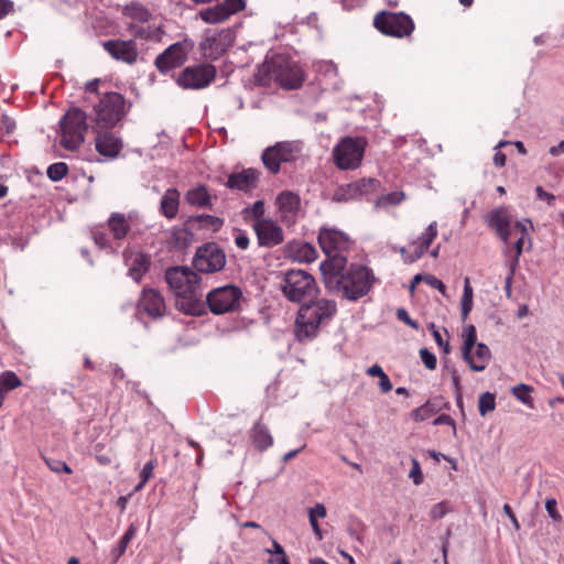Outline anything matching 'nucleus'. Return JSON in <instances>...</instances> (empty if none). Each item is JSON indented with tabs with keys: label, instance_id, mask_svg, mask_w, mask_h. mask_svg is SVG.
I'll use <instances>...</instances> for the list:
<instances>
[{
	"label": "nucleus",
	"instance_id": "nucleus-1",
	"mask_svg": "<svg viewBox=\"0 0 564 564\" xmlns=\"http://www.w3.org/2000/svg\"><path fill=\"white\" fill-rule=\"evenodd\" d=\"M319 270L325 288L350 302L366 296L377 281L370 268L360 263L348 264L347 258L323 261Z\"/></svg>",
	"mask_w": 564,
	"mask_h": 564
},
{
	"label": "nucleus",
	"instance_id": "nucleus-2",
	"mask_svg": "<svg viewBox=\"0 0 564 564\" xmlns=\"http://www.w3.org/2000/svg\"><path fill=\"white\" fill-rule=\"evenodd\" d=\"M164 280L177 297L176 306L180 311L188 315L202 313V278L198 272L187 265L170 267L164 272Z\"/></svg>",
	"mask_w": 564,
	"mask_h": 564
},
{
	"label": "nucleus",
	"instance_id": "nucleus-3",
	"mask_svg": "<svg viewBox=\"0 0 564 564\" xmlns=\"http://www.w3.org/2000/svg\"><path fill=\"white\" fill-rule=\"evenodd\" d=\"M302 304L296 317L295 334L300 341H305L316 336L322 322L330 318L337 307L335 301L326 299Z\"/></svg>",
	"mask_w": 564,
	"mask_h": 564
},
{
	"label": "nucleus",
	"instance_id": "nucleus-4",
	"mask_svg": "<svg viewBox=\"0 0 564 564\" xmlns=\"http://www.w3.org/2000/svg\"><path fill=\"white\" fill-rule=\"evenodd\" d=\"M129 105L123 95L117 91L104 94L94 106L93 129L109 130L116 127L129 112Z\"/></svg>",
	"mask_w": 564,
	"mask_h": 564
},
{
	"label": "nucleus",
	"instance_id": "nucleus-5",
	"mask_svg": "<svg viewBox=\"0 0 564 564\" xmlns=\"http://www.w3.org/2000/svg\"><path fill=\"white\" fill-rule=\"evenodd\" d=\"M303 151L302 140L278 141L262 151L261 162L270 174L276 175L282 164L296 163L303 156Z\"/></svg>",
	"mask_w": 564,
	"mask_h": 564
},
{
	"label": "nucleus",
	"instance_id": "nucleus-6",
	"mask_svg": "<svg viewBox=\"0 0 564 564\" xmlns=\"http://www.w3.org/2000/svg\"><path fill=\"white\" fill-rule=\"evenodd\" d=\"M283 294L295 303L312 302L317 295L318 289L312 274L304 270H288L284 273Z\"/></svg>",
	"mask_w": 564,
	"mask_h": 564
},
{
	"label": "nucleus",
	"instance_id": "nucleus-7",
	"mask_svg": "<svg viewBox=\"0 0 564 564\" xmlns=\"http://www.w3.org/2000/svg\"><path fill=\"white\" fill-rule=\"evenodd\" d=\"M61 145L67 150H77L85 141L88 130L87 115L78 107L70 108L59 120Z\"/></svg>",
	"mask_w": 564,
	"mask_h": 564
},
{
	"label": "nucleus",
	"instance_id": "nucleus-8",
	"mask_svg": "<svg viewBox=\"0 0 564 564\" xmlns=\"http://www.w3.org/2000/svg\"><path fill=\"white\" fill-rule=\"evenodd\" d=\"M268 69L274 82L288 90L301 88L305 80L303 68L282 55L273 56L268 63Z\"/></svg>",
	"mask_w": 564,
	"mask_h": 564
},
{
	"label": "nucleus",
	"instance_id": "nucleus-9",
	"mask_svg": "<svg viewBox=\"0 0 564 564\" xmlns=\"http://www.w3.org/2000/svg\"><path fill=\"white\" fill-rule=\"evenodd\" d=\"M368 142L364 137H344L333 149V156L339 170L348 171L360 166Z\"/></svg>",
	"mask_w": 564,
	"mask_h": 564
},
{
	"label": "nucleus",
	"instance_id": "nucleus-10",
	"mask_svg": "<svg viewBox=\"0 0 564 564\" xmlns=\"http://www.w3.org/2000/svg\"><path fill=\"white\" fill-rule=\"evenodd\" d=\"M242 290L235 284L218 286L206 295V303L213 314L236 312L240 307Z\"/></svg>",
	"mask_w": 564,
	"mask_h": 564
},
{
	"label": "nucleus",
	"instance_id": "nucleus-11",
	"mask_svg": "<svg viewBox=\"0 0 564 564\" xmlns=\"http://www.w3.org/2000/svg\"><path fill=\"white\" fill-rule=\"evenodd\" d=\"M373 24L380 33L399 39L410 35L414 30L413 20L403 12H379Z\"/></svg>",
	"mask_w": 564,
	"mask_h": 564
},
{
	"label": "nucleus",
	"instance_id": "nucleus-12",
	"mask_svg": "<svg viewBox=\"0 0 564 564\" xmlns=\"http://www.w3.org/2000/svg\"><path fill=\"white\" fill-rule=\"evenodd\" d=\"M227 258L224 249L216 242H206L197 248L193 267L197 272L215 273L226 265Z\"/></svg>",
	"mask_w": 564,
	"mask_h": 564
},
{
	"label": "nucleus",
	"instance_id": "nucleus-13",
	"mask_svg": "<svg viewBox=\"0 0 564 564\" xmlns=\"http://www.w3.org/2000/svg\"><path fill=\"white\" fill-rule=\"evenodd\" d=\"M216 76V68L210 64H197L185 67L177 78L184 89H202L207 87Z\"/></svg>",
	"mask_w": 564,
	"mask_h": 564
},
{
	"label": "nucleus",
	"instance_id": "nucleus-14",
	"mask_svg": "<svg viewBox=\"0 0 564 564\" xmlns=\"http://www.w3.org/2000/svg\"><path fill=\"white\" fill-rule=\"evenodd\" d=\"M318 243L326 254L324 261H330L334 258H347L343 252L349 249L350 241L343 231L336 229H321Z\"/></svg>",
	"mask_w": 564,
	"mask_h": 564
},
{
	"label": "nucleus",
	"instance_id": "nucleus-15",
	"mask_svg": "<svg viewBox=\"0 0 564 564\" xmlns=\"http://www.w3.org/2000/svg\"><path fill=\"white\" fill-rule=\"evenodd\" d=\"M437 223L432 221L425 230L409 245V249H400L402 259L405 263H413L422 258L431 247L433 240L437 237Z\"/></svg>",
	"mask_w": 564,
	"mask_h": 564
},
{
	"label": "nucleus",
	"instance_id": "nucleus-16",
	"mask_svg": "<svg viewBox=\"0 0 564 564\" xmlns=\"http://www.w3.org/2000/svg\"><path fill=\"white\" fill-rule=\"evenodd\" d=\"M188 50L185 43L176 42L165 48L155 58V66L161 74L181 67L187 61Z\"/></svg>",
	"mask_w": 564,
	"mask_h": 564
},
{
	"label": "nucleus",
	"instance_id": "nucleus-17",
	"mask_svg": "<svg viewBox=\"0 0 564 564\" xmlns=\"http://www.w3.org/2000/svg\"><path fill=\"white\" fill-rule=\"evenodd\" d=\"M259 247L273 248L284 240L282 227L272 218L252 224Z\"/></svg>",
	"mask_w": 564,
	"mask_h": 564
},
{
	"label": "nucleus",
	"instance_id": "nucleus-18",
	"mask_svg": "<svg viewBox=\"0 0 564 564\" xmlns=\"http://www.w3.org/2000/svg\"><path fill=\"white\" fill-rule=\"evenodd\" d=\"M275 206L282 223L292 226L301 213V197L292 191H282L275 198Z\"/></svg>",
	"mask_w": 564,
	"mask_h": 564
},
{
	"label": "nucleus",
	"instance_id": "nucleus-19",
	"mask_svg": "<svg viewBox=\"0 0 564 564\" xmlns=\"http://www.w3.org/2000/svg\"><path fill=\"white\" fill-rule=\"evenodd\" d=\"M245 6V0H224L214 7L202 10L199 17L208 24H217L226 21L232 14L242 11Z\"/></svg>",
	"mask_w": 564,
	"mask_h": 564
},
{
	"label": "nucleus",
	"instance_id": "nucleus-20",
	"mask_svg": "<svg viewBox=\"0 0 564 564\" xmlns=\"http://www.w3.org/2000/svg\"><path fill=\"white\" fill-rule=\"evenodd\" d=\"M231 33L229 31L206 34L199 43V48L206 58L217 59L226 53L231 45Z\"/></svg>",
	"mask_w": 564,
	"mask_h": 564
},
{
	"label": "nucleus",
	"instance_id": "nucleus-21",
	"mask_svg": "<svg viewBox=\"0 0 564 564\" xmlns=\"http://www.w3.org/2000/svg\"><path fill=\"white\" fill-rule=\"evenodd\" d=\"M102 46L116 61L133 65L138 59V46L134 40H108L102 42Z\"/></svg>",
	"mask_w": 564,
	"mask_h": 564
},
{
	"label": "nucleus",
	"instance_id": "nucleus-22",
	"mask_svg": "<svg viewBox=\"0 0 564 564\" xmlns=\"http://www.w3.org/2000/svg\"><path fill=\"white\" fill-rule=\"evenodd\" d=\"M486 225L494 229L503 243H509L511 217L506 207H497L484 216Z\"/></svg>",
	"mask_w": 564,
	"mask_h": 564
},
{
	"label": "nucleus",
	"instance_id": "nucleus-23",
	"mask_svg": "<svg viewBox=\"0 0 564 564\" xmlns=\"http://www.w3.org/2000/svg\"><path fill=\"white\" fill-rule=\"evenodd\" d=\"M139 307L151 318L158 319L165 315L166 304L161 292L154 289H143L139 299Z\"/></svg>",
	"mask_w": 564,
	"mask_h": 564
},
{
	"label": "nucleus",
	"instance_id": "nucleus-24",
	"mask_svg": "<svg viewBox=\"0 0 564 564\" xmlns=\"http://www.w3.org/2000/svg\"><path fill=\"white\" fill-rule=\"evenodd\" d=\"M259 178L260 172L257 169L248 167L241 172L229 174L225 186L229 189L248 193L258 186Z\"/></svg>",
	"mask_w": 564,
	"mask_h": 564
},
{
	"label": "nucleus",
	"instance_id": "nucleus-25",
	"mask_svg": "<svg viewBox=\"0 0 564 564\" xmlns=\"http://www.w3.org/2000/svg\"><path fill=\"white\" fill-rule=\"evenodd\" d=\"M96 132L95 148L106 158H116L122 149V141L109 130H94Z\"/></svg>",
	"mask_w": 564,
	"mask_h": 564
},
{
	"label": "nucleus",
	"instance_id": "nucleus-26",
	"mask_svg": "<svg viewBox=\"0 0 564 564\" xmlns=\"http://www.w3.org/2000/svg\"><path fill=\"white\" fill-rule=\"evenodd\" d=\"M187 221L180 227H173L166 238L167 248L172 251H184L194 241V234L188 228Z\"/></svg>",
	"mask_w": 564,
	"mask_h": 564
},
{
	"label": "nucleus",
	"instance_id": "nucleus-27",
	"mask_svg": "<svg viewBox=\"0 0 564 564\" xmlns=\"http://www.w3.org/2000/svg\"><path fill=\"white\" fill-rule=\"evenodd\" d=\"M475 350L469 352V359H464L473 371H484L491 359V351L484 343H478Z\"/></svg>",
	"mask_w": 564,
	"mask_h": 564
},
{
	"label": "nucleus",
	"instance_id": "nucleus-28",
	"mask_svg": "<svg viewBox=\"0 0 564 564\" xmlns=\"http://www.w3.org/2000/svg\"><path fill=\"white\" fill-rule=\"evenodd\" d=\"M124 18L129 19V23H149L153 20V14L147 6L139 1H131L122 9Z\"/></svg>",
	"mask_w": 564,
	"mask_h": 564
},
{
	"label": "nucleus",
	"instance_id": "nucleus-29",
	"mask_svg": "<svg viewBox=\"0 0 564 564\" xmlns=\"http://www.w3.org/2000/svg\"><path fill=\"white\" fill-rule=\"evenodd\" d=\"M180 209V192L170 187L163 194L160 202V213L169 220L177 216Z\"/></svg>",
	"mask_w": 564,
	"mask_h": 564
},
{
	"label": "nucleus",
	"instance_id": "nucleus-30",
	"mask_svg": "<svg viewBox=\"0 0 564 564\" xmlns=\"http://www.w3.org/2000/svg\"><path fill=\"white\" fill-rule=\"evenodd\" d=\"M250 438L253 446L260 452H264L273 445V436L269 427L261 422L253 424L250 430Z\"/></svg>",
	"mask_w": 564,
	"mask_h": 564
},
{
	"label": "nucleus",
	"instance_id": "nucleus-31",
	"mask_svg": "<svg viewBox=\"0 0 564 564\" xmlns=\"http://www.w3.org/2000/svg\"><path fill=\"white\" fill-rule=\"evenodd\" d=\"M150 267V258L148 254L138 252L130 257L128 275L139 283Z\"/></svg>",
	"mask_w": 564,
	"mask_h": 564
},
{
	"label": "nucleus",
	"instance_id": "nucleus-32",
	"mask_svg": "<svg viewBox=\"0 0 564 564\" xmlns=\"http://www.w3.org/2000/svg\"><path fill=\"white\" fill-rule=\"evenodd\" d=\"M185 202H186V204H188L191 206L199 207V208H205V207L212 206L210 194H209L207 187L203 184H198L197 186L188 189L185 193Z\"/></svg>",
	"mask_w": 564,
	"mask_h": 564
},
{
	"label": "nucleus",
	"instance_id": "nucleus-33",
	"mask_svg": "<svg viewBox=\"0 0 564 564\" xmlns=\"http://www.w3.org/2000/svg\"><path fill=\"white\" fill-rule=\"evenodd\" d=\"M127 31L140 40H158L161 34V28L151 22L149 23H128Z\"/></svg>",
	"mask_w": 564,
	"mask_h": 564
},
{
	"label": "nucleus",
	"instance_id": "nucleus-34",
	"mask_svg": "<svg viewBox=\"0 0 564 564\" xmlns=\"http://www.w3.org/2000/svg\"><path fill=\"white\" fill-rule=\"evenodd\" d=\"M108 228L116 240H122L127 237L130 226L126 216L121 213H112L108 218Z\"/></svg>",
	"mask_w": 564,
	"mask_h": 564
},
{
	"label": "nucleus",
	"instance_id": "nucleus-35",
	"mask_svg": "<svg viewBox=\"0 0 564 564\" xmlns=\"http://www.w3.org/2000/svg\"><path fill=\"white\" fill-rule=\"evenodd\" d=\"M442 410V404L438 399H430L424 404L414 409L411 412V417L415 422H423L432 417L434 414Z\"/></svg>",
	"mask_w": 564,
	"mask_h": 564
},
{
	"label": "nucleus",
	"instance_id": "nucleus-36",
	"mask_svg": "<svg viewBox=\"0 0 564 564\" xmlns=\"http://www.w3.org/2000/svg\"><path fill=\"white\" fill-rule=\"evenodd\" d=\"M242 218L246 221L253 220V223L260 220H267L269 217H264L265 215V205L262 199L256 200L253 204L246 206L241 210Z\"/></svg>",
	"mask_w": 564,
	"mask_h": 564
},
{
	"label": "nucleus",
	"instance_id": "nucleus-37",
	"mask_svg": "<svg viewBox=\"0 0 564 564\" xmlns=\"http://www.w3.org/2000/svg\"><path fill=\"white\" fill-rule=\"evenodd\" d=\"M198 223L202 228L212 229L213 231H218L224 225V220L217 216L213 215H197L194 217H189L187 219V224Z\"/></svg>",
	"mask_w": 564,
	"mask_h": 564
},
{
	"label": "nucleus",
	"instance_id": "nucleus-38",
	"mask_svg": "<svg viewBox=\"0 0 564 564\" xmlns=\"http://www.w3.org/2000/svg\"><path fill=\"white\" fill-rule=\"evenodd\" d=\"M20 386H22V381L14 371L7 370L0 373V393L6 395Z\"/></svg>",
	"mask_w": 564,
	"mask_h": 564
},
{
	"label": "nucleus",
	"instance_id": "nucleus-39",
	"mask_svg": "<svg viewBox=\"0 0 564 564\" xmlns=\"http://www.w3.org/2000/svg\"><path fill=\"white\" fill-rule=\"evenodd\" d=\"M135 528L133 524H130L127 531L118 541L117 545L111 550V555L113 561L117 562L126 552L130 541L133 539L135 534Z\"/></svg>",
	"mask_w": 564,
	"mask_h": 564
},
{
	"label": "nucleus",
	"instance_id": "nucleus-40",
	"mask_svg": "<svg viewBox=\"0 0 564 564\" xmlns=\"http://www.w3.org/2000/svg\"><path fill=\"white\" fill-rule=\"evenodd\" d=\"M296 252L294 253V259L300 262H313L317 257V251L315 247L308 242H299L295 245Z\"/></svg>",
	"mask_w": 564,
	"mask_h": 564
},
{
	"label": "nucleus",
	"instance_id": "nucleus-41",
	"mask_svg": "<svg viewBox=\"0 0 564 564\" xmlns=\"http://www.w3.org/2000/svg\"><path fill=\"white\" fill-rule=\"evenodd\" d=\"M352 185L358 186V189L356 188V195L358 198H361L364 196L377 193L380 183L378 180L370 177L352 182Z\"/></svg>",
	"mask_w": 564,
	"mask_h": 564
},
{
	"label": "nucleus",
	"instance_id": "nucleus-42",
	"mask_svg": "<svg viewBox=\"0 0 564 564\" xmlns=\"http://www.w3.org/2000/svg\"><path fill=\"white\" fill-rule=\"evenodd\" d=\"M477 332L474 325H468L464 328V343L462 346L463 359H469V352L478 344Z\"/></svg>",
	"mask_w": 564,
	"mask_h": 564
},
{
	"label": "nucleus",
	"instance_id": "nucleus-43",
	"mask_svg": "<svg viewBox=\"0 0 564 564\" xmlns=\"http://www.w3.org/2000/svg\"><path fill=\"white\" fill-rule=\"evenodd\" d=\"M356 188L358 186L352 185V183L339 186L333 194V200L335 202H348L352 199H357Z\"/></svg>",
	"mask_w": 564,
	"mask_h": 564
},
{
	"label": "nucleus",
	"instance_id": "nucleus-44",
	"mask_svg": "<svg viewBox=\"0 0 564 564\" xmlns=\"http://www.w3.org/2000/svg\"><path fill=\"white\" fill-rule=\"evenodd\" d=\"M512 394L524 405L533 408V400L531 398V388L528 384L519 383L512 388Z\"/></svg>",
	"mask_w": 564,
	"mask_h": 564
},
{
	"label": "nucleus",
	"instance_id": "nucleus-45",
	"mask_svg": "<svg viewBox=\"0 0 564 564\" xmlns=\"http://www.w3.org/2000/svg\"><path fill=\"white\" fill-rule=\"evenodd\" d=\"M67 173L68 166L64 162L53 163L46 170L47 177L53 182H58L63 180L67 175Z\"/></svg>",
	"mask_w": 564,
	"mask_h": 564
},
{
	"label": "nucleus",
	"instance_id": "nucleus-46",
	"mask_svg": "<svg viewBox=\"0 0 564 564\" xmlns=\"http://www.w3.org/2000/svg\"><path fill=\"white\" fill-rule=\"evenodd\" d=\"M478 409L481 416L492 412L496 409V395L489 391L482 393L479 397Z\"/></svg>",
	"mask_w": 564,
	"mask_h": 564
},
{
	"label": "nucleus",
	"instance_id": "nucleus-47",
	"mask_svg": "<svg viewBox=\"0 0 564 564\" xmlns=\"http://www.w3.org/2000/svg\"><path fill=\"white\" fill-rule=\"evenodd\" d=\"M405 198V195L403 192H399V191H395V192H391V193H388L386 195H381L377 202H376V206L377 207H380V206H394V205H399L400 203H402Z\"/></svg>",
	"mask_w": 564,
	"mask_h": 564
},
{
	"label": "nucleus",
	"instance_id": "nucleus-48",
	"mask_svg": "<svg viewBox=\"0 0 564 564\" xmlns=\"http://www.w3.org/2000/svg\"><path fill=\"white\" fill-rule=\"evenodd\" d=\"M45 463H46L47 467L54 473H57V474H61V473L72 474L73 473L72 468L64 460L45 457Z\"/></svg>",
	"mask_w": 564,
	"mask_h": 564
},
{
	"label": "nucleus",
	"instance_id": "nucleus-49",
	"mask_svg": "<svg viewBox=\"0 0 564 564\" xmlns=\"http://www.w3.org/2000/svg\"><path fill=\"white\" fill-rule=\"evenodd\" d=\"M153 470H154V462L152 459H150L149 462H147L143 465V467L141 469V473H140L141 480L135 486L137 491L141 490L144 487V485L148 482V480L152 477Z\"/></svg>",
	"mask_w": 564,
	"mask_h": 564
},
{
	"label": "nucleus",
	"instance_id": "nucleus-50",
	"mask_svg": "<svg viewBox=\"0 0 564 564\" xmlns=\"http://www.w3.org/2000/svg\"><path fill=\"white\" fill-rule=\"evenodd\" d=\"M532 228V221L529 219V218H525L523 220H518L516 221V224L513 225V227H511V230H518L520 232V236H523L524 238H528V242H529V247L528 249H530L532 247V240H531V237L529 235V229Z\"/></svg>",
	"mask_w": 564,
	"mask_h": 564
},
{
	"label": "nucleus",
	"instance_id": "nucleus-51",
	"mask_svg": "<svg viewBox=\"0 0 564 564\" xmlns=\"http://www.w3.org/2000/svg\"><path fill=\"white\" fill-rule=\"evenodd\" d=\"M420 357L426 369L434 370L437 365V358L434 352L430 351L427 348L420 349Z\"/></svg>",
	"mask_w": 564,
	"mask_h": 564
},
{
	"label": "nucleus",
	"instance_id": "nucleus-52",
	"mask_svg": "<svg viewBox=\"0 0 564 564\" xmlns=\"http://www.w3.org/2000/svg\"><path fill=\"white\" fill-rule=\"evenodd\" d=\"M525 239L523 236L518 237V239L514 242V257L512 260L509 261L508 265H512L513 269H517L519 265L520 257L523 252V246L525 242Z\"/></svg>",
	"mask_w": 564,
	"mask_h": 564
},
{
	"label": "nucleus",
	"instance_id": "nucleus-53",
	"mask_svg": "<svg viewBox=\"0 0 564 564\" xmlns=\"http://www.w3.org/2000/svg\"><path fill=\"white\" fill-rule=\"evenodd\" d=\"M557 501L554 498H547L545 501V510L547 516L555 522L562 521V516L557 511Z\"/></svg>",
	"mask_w": 564,
	"mask_h": 564
},
{
	"label": "nucleus",
	"instance_id": "nucleus-54",
	"mask_svg": "<svg viewBox=\"0 0 564 564\" xmlns=\"http://www.w3.org/2000/svg\"><path fill=\"white\" fill-rule=\"evenodd\" d=\"M474 290L470 285L469 278L464 279V290L460 299V305H473Z\"/></svg>",
	"mask_w": 564,
	"mask_h": 564
},
{
	"label": "nucleus",
	"instance_id": "nucleus-55",
	"mask_svg": "<svg viewBox=\"0 0 564 564\" xmlns=\"http://www.w3.org/2000/svg\"><path fill=\"white\" fill-rule=\"evenodd\" d=\"M409 477L412 478L414 485H421L423 482V474L420 463L416 458H412V468L410 470Z\"/></svg>",
	"mask_w": 564,
	"mask_h": 564
},
{
	"label": "nucleus",
	"instance_id": "nucleus-56",
	"mask_svg": "<svg viewBox=\"0 0 564 564\" xmlns=\"http://www.w3.org/2000/svg\"><path fill=\"white\" fill-rule=\"evenodd\" d=\"M235 245L240 250L248 249L250 245V239L245 230L236 229Z\"/></svg>",
	"mask_w": 564,
	"mask_h": 564
},
{
	"label": "nucleus",
	"instance_id": "nucleus-57",
	"mask_svg": "<svg viewBox=\"0 0 564 564\" xmlns=\"http://www.w3.org/2000/svg\"><path fill=\"white\" fill-rule=\"evenodd\" d=\"M397 317L399 321L403 322L404 324H406L408 326H410L411 328L417 330L419 329V323L415 322L414 319H412L408 313V311L403 307H400L398 308L397 311Z\"/></svg>",
	"mask_w": 564,
	"mask_h": 564
},
{
	"label": "nucleus",
	"instance_id": "nucleus-58",
	"mask_svg": "<svg viewBox=\"0 0 564 564\" xmlns=\"http://www.w3.org/2000/svg\"><path fill=\"white\" fill-rule=\"evenodd\" d=\"M93 239H94L95 243L101 249H106V248L110 247V242H109L107 234L99 229H96L93 231Z\"/></svg>",
	"mask_w": 564,
	"mask_h": 564
},
{
	"label": "nucleus",
	"instance_id": "nucleus-59",
	"mask_svg": "<svg viewBox=\"0 0 564 564\" xmlns=\"http://www.w3.org/2000/svg\"><path fill=\"white\" fill-rule=\"evenodd\" d=\"M432 335L440 348H442L443 352L448 354L451 350L449 343L444 340L441 333L436 329L435 325L432 324Z\"/></svg>",
	"mask_w": 564,
	"mask_h": 564
},
{
	"label": "nucleus",
	"instance_id": "nucleus-60",
	"mask_svg": "<svg viewBox=\"0 0 564 564\" xmlns=\"http://www.w3.org/2000/svg\"><path fill=\"white\" fill-rule=\"evenodd\" d=\"M433 425H449L453 430V435L456 436L457 430L455 421L448 414H441L434 421Z\"/></svg>",
	"mask_w": 564,
	"mask_h": 564
},
{
	"label": "nucleus",
	"instance_id": "nucleus-61",
	"mask_svg": "<svg viewBox=\"0 0 564 564\" xmlns=\"http://www.w3.org/2000/svg\"><path fill=\"white\" fill-rule=\"evenodd\" d=\"M535 194H536L538 199L545 200L547 203V205H550V206H552L556 199V197L553 194L544 191V188L542 186L535 187Z\"/></svg>",
	"mask_w": 564,
	"mask_h": 564
},
{
	"label": "nucleus",
	"instance_id": "nucleus-62",
	"mask_svg": "<svg viewBox=\"0 0 564 564\" xmlns=\"http://www.w3.org/2000/svg\"><path fill=\"white\" fill-rule=\"evenodd\" d=\"M425 281L426 283L436 289L437 291H440L443 295L446 294V285L444 284V282L440 279H437L436 276H433V275H427L425 278Z\"/></svg>",
	"mask_w": 564,
	"mask_h": 564
},
{
	"label": "nucleus",
	"instance_id": "nucleus-63",
	"mask_svg": "<svg viewBox=\"0 0 564 564\" xmlns=\"http://www.w3.org/2000/svg\"><path fill=\"white\" fill-rule=\"evenodd\" d=\"M14 11V3L11 0H0V20Z\"/></svg>",
	"mask_w": 564,
	"mask_h": 564
},
{
	"label": "nucleus",
	"instance_id": "nucleus-64",
	"mask_svg": "<svg viewBox=\"0 0 564 564\" xmlns=\"http://www.w3.org/2000/svg\"><path fill=\"white\" fill-rule=\"evenodd\" d=\"M267 564H290L286 554L283 555H271L270 558L267 560Z\"/></svg>",
	"mask_w": 564,
	"mask_h": 564
}]
</instances>
